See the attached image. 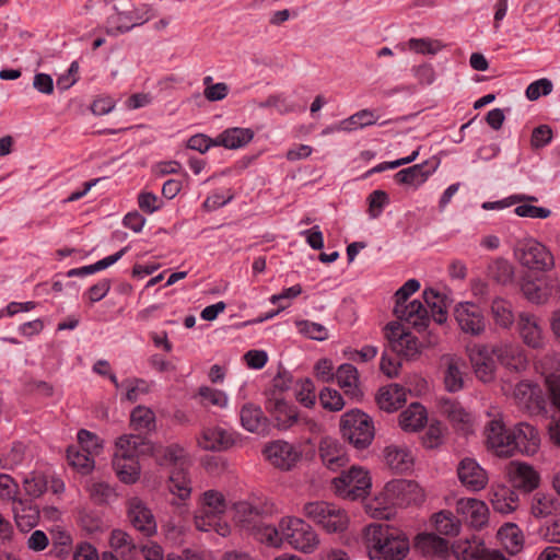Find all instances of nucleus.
<instances>
[{"instance_id": "49530a36", "label": "nucleus", "mask_w": 560, "mask_h": 560, "mask_svg": "<svg viewBox=\"0 0 560 560\" xmlns=\"http://www.w3.org/2000/svg\"><path fill=\"white\" fill-rule=\"evenodd\" d=\"M348 522L346 512L331 503L329 516L324 521L322 527L328 533L343 532L348 526Z\"/></svg>"}, {"instance_id": "de8ad7c7", "label": "nucleus", "mask_w": 560, "mask_h": 560, "mask_svg": "<svg viewBox=\"0 0 560 560\" xmlns=\"http://www.w3.org/2000/svg\"><path fill=\"white\" fill-rule=\"evenodd\" d=\"M25 493L32 498H39L47 490V479L44 474L32 471L23 480Z\"/></svg>"}, {"instance_id": "8fccbe9b", "label": "nucleus", "mask_w": 560, "mask_h": 560, "mask_svg": "<svg viewBox=\"0 0 560 560\" xmlns=\"http://www.w3.org/2000/svg\"><path fill=\"white\" fill-rule=\"evenodd\" d=\"M296 327L302 335L310 339L323 341L328 338V331L322 324L303 319L296 322Z\"/></svg>"}, {"instance_id": "4468645a", "label": "nucleus", "mask_w": 560, "mask_h": 560, "mask_svg": "<svg viewBox=\"0 0 560 560\" xmlns=\"http://www.w3.org/2000/svg\"><path fill=\"white\" fill-rule=\"evenodd\" d=\"M264 454L275 467L282 470L291 469L301 456V452L294 445L281 440L267 445Z\"/></svg>"}, {"instance_id": "79ce46f5", "label": "nucleus", "mask_w": 560, "mask_h": 560, "mask_svg": "<svg viewBox=\"0 0 560 560\" xmlns=\"http://www.w3.org/2000/svg\"><path fill=\"white\" fill-rule=\"evenodd\" d=\"M435 530L445 536H455L459 533L460 521L451 511H440L433 516Z\"/></svg>"}, {"instance_id": "a211bd4d", "label": "nucleus", "mask_w": 560, "mask_h": 560, "mask_svg": "<svg viewBox=\"0 0 560 560\" xmlns=\"http://www.w3.org/2000/svg\"><path fill=\"white\" fill-rule=\"evenodd\" d=\"M318 452L323 464L332 471L346 466L349 460L340 443L330 436L320 440Z\"/></svg>"}, {"instance_id": "f704fd0d", "label": "nucleus", "mask_w": 560, "mask_h": 560, "mask_svg": "<svg viewBox=\"0 0 560 560\" xmlns=\"http://www.w3.org/2000/svg\"><path fill=\"white\" fill-rule=\"evenodd\" d=\"M498 537L511 555L520 552L523 548L522 530L513 523H506L501 526L498 530Z\"/></svg>"}, {"instance_id": "7ed1b4c3", "label": "nucleus", "mask_w": 560, "mask_h": 560, "mask_svg": "<svg viewBox=\"0 0 560 560\" xmlns=\"http://www.w3.org/2000/svg\"><path fill=\"white\" fill-rule=\"evenodd\" d=\"M366 539L371 560H404L410 550L408 538L384 524H370Z\"/></svg>"}, {"instance_id": "c03bdc74", "label": "nucleus", "mask_w": 560, "mask_h": 560, "mask_svg": "<svg viewBox=\"0 0 560 560\" xmlns=\"http://www.w3.org/2000/svg\"><path fill=\"white\" fill-rule=\"evenodd\" d=\"M67 458L69 464L82 474H88L93 469L94 460L90 452L82 447L69 446L67 450Z\"/></svg>"}, {"instance_id": "c85d7f7f", "label": "nucleus", "mask_w": 560, "mask_h": 560, "mask_svg": "<svg viewBox=\"0 0 560 560\" xmlns=\"http://www.w3.org/2000/svg\"><path fill=\"white\" fill-rule=\"evenodd\" d=\"M428 421L425 408L418 404H411L399 415V425L404 431L416 432L424 427Z\"/></svg>"}, {"instance_id": "58836bf2", "label": "nucleus", "mask_w": 560, "mask_h": 560, "mask_svg": "<svg viewBox=\"0 0 560 560\" xmlns=\"http://www.w3.org/2000/svg\"><path fill=\"white\" fill-rule=\"evenodd\" d=\"M130 424L136 431L151 432L155 430V415L144 406H137L130 415Z\"/></svg>"}, {"instance_id": "412c9836", "label": "nucleus", "mask_w": 560, "mask_h": 560, "mask_svg": "<svg viewBox=\"0 0 560 560\" xmlns=\"http://www.w3.org/2000/svg\"><path fill=\"white\" fill-rule=\"evenodd\" d=\"M440 412L447 417L453 425L465 433L470 431L471 416L462 407V405L451 398H440Z\"/></svg>"}, {"instance_id": "052dcab7", "label": "nucleus", "mask_w": 560, "mask_h": 560, "mask_svg": "<svg viewBox=\"0 0 560 560\" xmlns=\"http://www.w3.org/2000/svg\"><path fill=\"white\" fill-rule=\"evenodd\" d=\"M553 83L550 79L541 78L527 85V100L537 101L552 92Z\"/></svg>"}, {"instance_id": "774afa93", "label": "nucleus", "mask_w": 560, "mask_h": 560, "mask_svg": "<svg viewBox=\"0 0 560 560\" xmlns=\"http://www.w3.org/2000/svg\"><path fill=\"white\" fill-rule=\"evenodd\" d=\"M122 386L127 389L126 398L131 402H136L141 395L149 393V384L141 378L126 381Z\"/></svg>"}, {"instance_id": "a878e982", "label": "nucleus", "mask_w": 560, "mask_h": 560, "mask_svg": "<svg viewBox=\"0 0 560 560\" xmlns=\"http://www.w3.org/2000/svg\"><path fill=\"white\" fill-rule=\"evenodd\" d=\"M336 380L346 395L353 399H359L363 396L359 387V373L354 365L350 363L341 364L336 372Z\"/></svg>"}, {"instance_id": "f257e3e1", "label": "nucleus", "mask_w": 560, "mask_h": 560, "mask_svg": "<svg viewBox=\"0 0 560 560\" xmlns=\"http://www.w3.org/2000/svg\"><path fill=\"white\" fill-rule=\"evenodd\" d=\"M468 355L476 377L483 383H490L495 378L497 362L493 358L495 355L505 368L504 383L514 387L516 398L521 399L525 395L523 390L525 354L518 347L511 343L474 345L468 348Z\"/></svg>"}, {"instance_id": "f3484780", "label": "nucleus", "mask_w": 560, "mask_h": 560, "mask_svg": "<svg viewBox=\"0 0 560 560\" xmlns=\"http://www.w3.org/2000/svg\"><path fill=\"white\" fill-rule=\"evenodd\" d=\"M266 409L270 413L271 418L276 421V425L280 430H287L298 424L304 419L300 418L296 407L289 405L281 398L268 399Z\"/></svg>"}, {"instance_id": "a19ab883", "label": "nucleus", "mask_w": 560, "mask_h": 560, "mask_svg": "<svg viewBox=\"0 0 560 560\" xmlns=\"http://www.w3.org/2000/svg\"><path fill=\"white\" fill-rule=\"evenodd\" d=\"M377 120L374 112L371 109H361L350 117L340 121L338 129L342 131H353L358 128L374 125Z\"/></svg>"}, {"instance_id": "c9c22d12", "label": "nucleus", "mask_w": 560, "mask_h": 560, "mask_svg": "<svg viewBox=\"0 0 560 560\" xmlns=\"http://www.w3.org/2000/svg\"><path fill=\"white\" fill-rule=\"evenodd\" d=\"M387 492H392L397 495H402L401 499H397L398 504H409L416 502L420 490L415 481L409 480H395L388 482L386 486Z\"/></svg>"}, {"instance_id": "1a4fd4ad", "label": "nucleus", "mask_w": 560, "mask_h": 560, "mask_svg": "<svg viewBox=\"0 0 560 560\" xmlns=\"http://www.w3.org/2000/svg\"><path fill=\"white\" fill-rule=\"evenodd\" d=\"M336 493L348 500L364 499L372 486L369 472L361 467L352 466L332 480Z\"/></svg>"}, {"instance_id": "13d9d810", "label": "nucleus", "mask_w": 560, "mask_h": 560, "mask_svg": "<svg viewBox=\"0 0 560 560\" xmlns=\"http://www.w3.org/2000/svg\"><path fill=\"white\" fill-rule=\"evenodd\" d=\"M109 545L116 551L121 550V553L126 551L131 552L137 548L130 535L121 529H114L112 532Z\"/></svg>"}, {"instance_id": "0eeeda50", "label": "nucleus", "mask_w": 560, "mask_h": 560, "mask_svg": "<svg viewBox=\"0 0 560 560\" xmlns=\"http://www.w3.org/2000/svg\"><path fill=\"white\" fill-rule=\"evenodd\" d=\"M234 508L237 522L256 540L265 545H275L279 541L277 527L265 522V516L259 508L245 501L236 503Z\"/></svg>"}, {"instance_id": "9d476101", "label": "nucleus", "mask_w": 560, "mask_h": 560, "mask_svg": "<svg viewBox=\"0 0 560 560\" xmlns=\"http://www.w3.org/2000/svg\"><path fill=\"white\" fill-rule=\"evenodd\" d=\"M486 436L488 446L498 456L510 457L518 450L520 443L515 434L509 432L501 420L493 419L487 424Z\"/></svg>"}, {"instance_id": "4c0bfd02", "label": "nucleus", "mask_w": 560, "mask_h": 560, "mask_svg": "<svg viewBox=\"0 0 560 560\" xmlns=\"http://www.w3.org/2000/svg\"><path fill=\"white\" fill-rule=\"evenodd\" d=\"M421 348L422 343L410 332L399 336L393 343V351L408 360L416 359Z\"/></svg>"}, {"instance_id": "4d7b16f0", "label": "nucleus", "mask_w": 560, "mask_h": 560, "mask_svg": "<svg viewBox=\"0 0 560 560\" xmlns=\"http://www.w3.org/2000/svg\"><path fill=\"white\" fill-rule=\"evenodd\" d=\"M444 429L441 422H431L424 435L422 436V444L425 448H436L443 443Z\"/></svg>"}, {"instance_id": "39448f33", "label": "nucleus", "mask_w": 560, "mask_h": 560, "mask_svg": "<svg viewBox=\"0 0 560 560\" xmlns=\"http://www.w3.org/2000/svg\"><path fill=\"white\" fill-rule=\"evenodd\" d=\"M228 509V501L224 495L217 490H208L201 495V506L195 515V526L200 532H215L222 537H226L230 532V525L222 522L221 516Z\"/></svg>"}, {"instance_id": "20e7f679", "label": "nucleus", "mask_w": 560, "mask_h": 560, "mask_svg": "<svg viewBox=\"0 0 560 560\" xmlns=\"http://www.w3.org/2000/svg\"><path fill=\"white\" fill-rule=\"evenodd\" d=\"M279 541L269 547H280L287 542L293 549L303 553H313L319 545V538L314 528L300 517H282L277 527Z\"/></svg>"}, {"instance_id": "ddd939ff", "label": "nucleus", "mask_w": 560, "mask_h": 560, "mask_svg": "<svg viewBox=\"0 0 560 560\" xmlns=\"http://www.w3.org/2000/svg\"><path fill=\"white\" fill-rule=\"evenodd\" d=\"M460 483L469 491H480L488 485L487 471L474 459L466 457L457 466Z\"/></svg>"}, {"instance_id": "603ef678", "label": "nucleus", "mask_w": 560, "mask_h": 560, "mask_svg": "<svg viewBox=\"0 0 560 560\" xmlns=\"http://www.w3.org/2000/svg\"><path fill=\"white\" fill-rule=\"evenodd\" d=\"M489 275L498 283L506 284L512 280L513 268L505 259H497L489 266Z\"/></svg>"}, {"instance_id": "2eb2a0df", "label": "nucleus", "mask_w": 560, "mask_h": 560, "mask_svg": "<svg viewBox=\"0 0 560 560\" xmlns=\"http://www.w3.org/2000/svg\"><path fill=\"white\" fill-rule=\"evenodd\" d=\"M456 511L472 528L480 529L488 523L489 509L483 501L472 498L459 499Z\"/></svg>"}, {"instance_id": "bb28decb", "label": "nucleus", "mask_w": 560, "mask_h": 560, "mask_svg": "<svg viewBox=\"0 0 560 560\" xmlns=\"http://www.w3.org/2000/svg\"><path fill=\"white\" fill-rule=\"evenodd\" d=\"M376 402L384 411H396L406 402V393L404 387L393 384L381 388L376 396Z\"/></svg>"}, {"instance_id": "72a5a7b5", "label": "nucleus", "mask_w": 560, "mask_h": 560, "mask_svg": "<svg viewBox=\"0 0 560 560\" xmlns=\"http://www.w3.org/2000/svg\"><path fill=\"white\" fill-rule=\"evenodd\" d=\"M113 467L119 480L125 483H133L139 478L140 467L138 460L135 458H125L114 454Z\"/></svg>"}, {"instance_id": "f8f14e48", "label": "nucleus", "mask_w": 560, "mask_h": 560, "mask_svg": "<svg viewBox=\"0 0 560 560\" xmlns=\"http://www.w3.org/2000/svg\"><path fill=\"white\" fill-rule=\"evenodd\" d=\"M460 329L471 336H479L486 329L485 316L480 307L474 303H459L454 311Z\"/></svg>"}, {"instance_id": "ea45409f", "label": "nucleus", "mask_w": 560, "mask_h": 560, "mask_svg": "<svg viewBox=\"0 0 560 560\" xmlns=\"http://www.w3.org/2000/svg\"><path fill=\"white\" fill-rule=\"evenodd\" d=\"M170 491L179 499L185 500L191 493L190 480L187 469H173L168 478Z\"/></svg>"}, {"instance_id": "a18cd8bd", "label": "nucleus", "mask_w": 560, "mask_h": 560, "mask_svg": "<svg viewBox=\"0 0 560 560\" xmlns=\"http://www.w3.org/2000/svg\"><path fill=\"white\" fill-rule=\"evenodd\" d=\"M491 312L495 323L503 328H509L514 323L511 304L503 299L497 298L492 301Z\"/></svg>"}, {"instance_id": "6e6d98bb", "label": "nucleus", "mask_w": 560, "mask_h": 560, "mask_svg": "<svg viewBox=\"0 0 560 560\" xmlns=\"http://www.w3.org/2000/svg\"><path fill=\"white\" fill-rule=\"evenodd\" d=\"M408 47L416 51L417 54H429L435 55L443 48V45L436 40L431 38H410L408 40Z\"/></svg>"}, {"instance_id": "2f4dec72", "label": "nucleus", "mask_w": 560, "mask_h": 560, "mask_svg": "<svg viewBox=\"0 0 560 560\" xmlns=\"http://www.w3.org/2000/svg\"><path fill=\"white\" fill-rule=\"evenodd\" d=\"M425 304L431 308L433 319L436 324H443L447 319V307L451 300L439 291L429 288L423 291Z\"/></svg>"}, {"instance_id": "680f3d73", "label": "nucleus", "mask_w": 560, "mask_h": 560, "mask_svg": "<svg viewBox=\"0 0 560 560\" xmlns=\"http://www.w3.org/2000/svg\"><path fill=\"white\" fill-rule=\"evenodd\" d=\"M91 499L97 503H107L113 497L116 495L114 489L105 482H94L89 488Z\"/></svg>"}, {"instance_id": "bf43d9fd", "label": "nucleus", "mask_w": 560, "mask_h": 560, "mask_svg": "<svg viewBox=\"0 0 560 560\" xmlns=\"http://www.w3.org/2000/svg\"><path fill=\"white\" fill-rule=\"evenodd\" d=\"M369 214L372 219H376L381 215L384 207L389 202V198L384 190H374L369 197Z\"/></svg>"}, {"instance_id": "e433bc0d", "label": "nucleus", "mask_w": 560, "mask_h": 560, "mask_svg": "<svg viewBox=\"0 0 560 560\" xmlns=\"http://www.w3.org/2000/svg\"><path fill=\"white\" fill-rule=\"evenodd\" d=\"M384 453L386 464L395 471L408 470L412 464L411 455L406 448L387 446Z\"/></svg>"}, {"instance_id": "0e129e2a", "label": "nucleus", "mask_w": 560, "mask_h": 560, "mask_svg": "<svg viewBox=\"0 0 560 560\" xmlns=\"http://www.w3.org/2000/svg\"><path fill=\"white\" fill-rule=\"evenodd\" d=\"M19 494V486L14 479L7 474H0V498L3 500L15 502Z\"/></svg>"}, {"instance_id": "69168bd1", "label": "nucleus", "mask_w": 560, "mask_h": 560, "mask_svg": "<svg viewBox=\"0 0 560 560\" xmlns=\"http://www.w3.org/2000/svg\"><path fill=\"white\" fill-rule=\"evenodd\" d=\"M508 476L513 487L525 491V463L512 460L508 466Z\"/></svg>"}, {"instance_id": "864d4df0", "label": "nucleus", "mask_w": 560, "mask_h": 560, "mask_svg": "<svg viewBox=\"0 0 560 560\" xmlns=\"http://www.w3.org/2000/svg\"><path fill=\"white\" fill-rule=\"evenodd\" d=\"M320 405L329 411H339L345 406V400L340 393L336 389L325 387L318 395Z\"/></svg>"}, {"instance_id": "c756f323", "label": "nucleus", "mask_w": 560, "mask_h": 560, "mask_svg": "<svg viewBox=\"0 0 560 560\" xmlns=\"http://www.w3.org/2000/svg\"><path fill=\"white\" fill-rule=\"evenodd\" d=\"M446 370L444 373L445 388L450 393H456L464 387V361L455 355H448L445 358Z\"/></svg>"}, {"instance_id": "393cba45", "label": "nucleus", "mask_w": 560, "mask_h": 560, "mask_svg": "<svg viewBox=\"0 0 560 560\" xmlns=\"http://www.w3.org/2000/svg\"><path fill=\"white\" fill-rule=\"evenodd\" d=\"M254 131L250 128L233 127L223 130L217 137L218 147H224L229 150H236L248 144L254 138Z\"/></svg>"}, {"instance_id": "6ab92c4d", "label": "nucleus", "mask_w": 560, "mask_h": 560, "mask_svg": "<svg viewBox=\"0 0 560 560\" xmlns=\"http://www.w3.org/2000/svg\"><path fill=\"white\" fill-rule=\"evenodd\" d=\"M12 512L16 526L23 532H27L38 524L39 509L30 499H18L12 503Z\"/></svg>"}, {"instance_id": "6e6552de", "label": "nucleus", "mask_w": 560, "mask_h": 560, "mask_svg": "<svg viewBox=\"0 0 560 560\" xmlns=\"http://www.w3.org/2000/svg\"><path fill=\"white\" fill-rule=\"evenodd\" d=\"M340 432L342 438L358 450L366 448L375 435L371 417L359 409H352L341 416Z\"/></svg>"}, {"instance_id": "cd10ccee", "label": "nucleus", "mask_w": 560, "mask_h": 560, "mask_svg": "<svg viewBox=\"0 0 560 560\" xmlns=\"http://www.w3.org/2000/svg\"><path fill=\"white\" fill-rule=\"evenodd\" d=\"M485 551L483 541L476 536L459 539L452 545V552L457 560H480Z\"/></svg>"}, {"instance_id": "f03ea898", "label": "nucleus", "mask_w": 560, "mask_h": 560, "mask_svg": "<svg viewBox=\"0 0 560 560\" xmlns=\"http://www.w3.org/2000/svg\"><path fill=\"white\" fill-rule=\"evenodd\" d=\"M552 266L553 257L546 246L527 238V301L540 304L551 295L544 271Z\"/></svg>"}, {"instance_id": "423d86ee", "label": "nucleus", "mask_w": 560, "mask_h": 560, "mask_svg": "<svg viewBox=\"0 0 560 560\" xmlns=\"http://www.w3.org/2000/svg\"><path fill=\"white\" fill-rule=\"evenodd\" d=\"M420 289V282L417 279H409L395 293V316L410 324L417 330L425 329L429 325L430 317L428 310L419 300H413L407 304V300L411 294Z\"/></svg>"}, {"instance_id": "e2e57ef3", "label": "nucleus", "mask_w": 560, "mask_h": 560, "mask_svg": "<svg viewBox=\"0 0 560 560\" xmlns=\"http://www.w3.org/2000/svg\"><path fill=\"white\" fill-rule=\"evenodd\" d=\"M199 396L203 405L224 407L228 401V397L223 392L207 386L200 387Z\"/></svg>"}, {"instance_id": "7c9ffc66", "label": "nucleus", "mask_w": 560, "mask_h": 560, "mask_svg": "<svg viewBox=\"0 0 560 560\" xmlns=\"http://www.w3.org/2000/svg\"><path fill=\"white\" fill-rule=\"evenodd\" d=\"M158 458L161 465L173 466L174 469H188L190 465L187 452L179 444L161 447L158 452Z\"/></svg>"}, {"instance_id": "b1692460", "label": "nucleus", "mask_w": 560, "mask_h": 560, "mask_svg": "<svg viewBox=\"0 0 560 560\" xmlns=\"http://www.w3.org/2000/svg\"><path fill=\"white\" fill-rule=\"evenodd\" d=\"M555 364L552 358L545 357L535 362V370L545 377L552 405L560 410V378L555 376Z\"/></svg>"}, {"instance_id": "473e14b6", "label": "nucleus", "mask_w": 560, "mask_h": 560, "mask_svg": "<svg viewBox=\"0 0 560 560\" xmlns=\"http://www.w3.org/2000/svg\"><path fill=\"white\" fill-rule=\"evenodd\" d=\"M435 168H428V162L416 164L404 168L395 174V179L399 184L420 186Z\"/></svg>"}, {"instance_id": "dca6fc26", "label": "nucleus", "mask_w": 560, "mask_h": 560, "mask_svg": "<svg viewBox=\"0 0 560 560\" xmlns=\"http://www.w3.org/2000/svg\"><path fill=\"white\" fill-rule=\"evenodd\" d=\"M116 455L137 459L140 455L153 454V444L141 434H125L116 441Z\"/></svg>"}, {"instance_id": "338daca9", "label": "nucleus", "mask_w": 560, "mask_h": 560, "mask_svg": "<svg viewBox=\"0 0 560 560\" xmlns=\"http://www.w3.org/2000/svg\"><path fill=\"white\" fill-rule=\"evenodd\" d=\"M138 206L143 212L152 214L162 208L163 201L153 192L142 191L138 195Z\"/></svg>"}, {"instance_id": "5fc2aeb1", "label": "nucleus", "mask_w": 560, "mask_h": 560, "mask_svg": "<svg viewBox=\"0 0 560 560\" xmlns=\"http://www.w3.org/2000/svg\"><path fill=\"white\" fill-rule=\"evenodd\" d=\"M296 400L304 407L311 408L316 402L315 385L311 378H304L298 384Z\"/></svg>"}, {"instance_id": "9b49d317", "label": "nucleus", "mask_w": 560, "mask_h": 560, "mask_svg": "<svg viewBox=\"0 0 560 560\" xmlns=\"http://www.w3.org/2000/svg\"><path fill=\"white\" fill-rule=\"evenodd\" d=\"M127 517L130 524L143 536L150 537L156 533L155 517L141 499L133 497L127 501Z\"/></svg>"}, {"instance_id": "3c124183", "label": "nucleus", "mask_w": 560, "mask_h": 560, "mask_svg": "<svg viewBox=\"0 0 560 560\" xmlns=\"http://www.w3.org/2000/svg\"><path fill=\"white\" fill-rule=\"evenodd\" d=\"M330 504L325 501L308 502L303 508L304 515L322 526L329 516Z\"/></svg>"}, {"instance_id": "aec40b11", "label": "nucleus", "mask_w": 560, "mask_h": 560, "mask_svg": "<svg viewBox=\"0 0 560 560\" xmlns=\"http://www.w3.org/2000/svg\"><path fill=\"white\" fill-rule=\"evenodd\" d=\"M242 427L252 433L265 434L269 428V420L261 408L252 402L245 404L240 411Z\"/></svg>"}, {"instance_id": "5701e85b", "label": "nucleus", "mask_w": 560, "mask_h": 560, "mask_svg": "<svg viewBox=\"0 0 560 560\" xmlns=\"http://www.w3.org/2000/svg\"><path fill=\"white\" fill-rule=\"evenodd\" d=\"M415 547L423 556L444 558L448 553V541L433 533H422L416 537Z\"/></svg>"}, {"instance_id": "09e8293b", "label": "nucleus", "mask_w": 560, "mask_h": 560, "mask_svg": "<svg viewBox=\"0 0 560 560\" xmlns=\"http://www.w3.org/2000/svg\"><path fill=\"white\" fill-rule=\"evenodd\" d=\"M145 21L147 20H142L141 18L133 19V12H116L108 19L109 24L115 26L116 30L121 33L128 32L135 26L141 25Z\"/></svg>"}, {"instance_id": "37998d69", "label": "nucleus", "mask_w": 560, "mask_h": 560, "mask_svg": "<svg viewBox=\"0 0 560 560\" xmlns=\"http://www.w3.org/2000/svg\"><path fill=\"white\" fill-rule=\"evenodd\" d=\"M559 502L552 494L536 493L533 498L530 512L537 518L551 515L558 508Z\"/></svg>"}, {"instance_id": "4be33fe9", "label": "nucleus", "mask_w": 560, "mask_h": 560, "mask_svg": "<svg viewBox=\"0 0 560 560\" xmlns=\"http://www.w3.org/2000/svg\"><path fill=\"white\" fill-rule=\"evenodd\" d=\"M198 444L203 450L221 452L231 447L234 439L231 433L220 427L207 428L202 431Z\"/></svg>"}]
</instances>
